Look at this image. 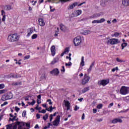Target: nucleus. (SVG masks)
Instances as JSON below:
<instances>
[{"label": "nucleus", "mask_w": 129, "mask_h": 129, "mask_svg": "<svg viewBox=\"0 0 129 129\" xmlns=\"http://www.w3.org/2000/svg\"><path fill=\"white\" fill-rule=\"evenodd\" d=\"M46 110H47V111H49V112H52V109L50 108H46Z\"/></svg>", "instance_id": "nucleus-52"}, {"label": "nucleus", "mask_w": 129, "mask_h": 129, "mask_svg": "<svg viewBox=\"0 0 129 129\" xmlns=\"http://www.w3.org/2000/svg\"><path fill=\"white\" fill-rule=\"evenodd\" d=\"M78 109H79V107H78L77 105H76L74 110H75V111H76L77 110H78Z\"/></svg>", "instance_id": "nucleus-60"}, {"label": "nucleus", "mask_w": 129, "mask_h": 129, "mask_svg": "<svg viewBox=\"0 0 129 129\" xmlns=\"http://www.w3.org/2000/svg\"><path fill=\"white\" fill-rule=\"evenodd\" d=\"M63 52H64L65 54H68V53H69V48H66L64 49V51H63Z\"/></svg>", "instance_id": "nucleus-40"}, {"label": "nucleus", "mask_w": 129, "mask_h": 129, "mask_svg": "<svg viewBox=\"0 0 129 129\" xmlns=\"http://www.w3.org/2000/svg\"><path fill=\"white\" fill-rule=\"evenodd\" d=\"M83 41H84V38L81 37V36H78L74 39L73 42L75 47H78L80 46L82 43Z\"/></svg>", "instance_id": "nucleus-1"}, {"label": "nucleus", "mask_w": 129, "mask_h": 129, "mask_svg": "<svg viewBox=\"0 0 129 129\" xmlns=\"http://www.w3.org/2000/svg\"><path fill=\"white\" fill-rule=\"evenodd\" d=\"M84 4H85V2H83L82 3H81L80 4L78 5V4L77 2H75L74 3H73L72 4H70L69 6L68 7V10H73L75 7H80L82 6Z\"/></svg>", "instance_id": "nucleus-4"}, {"label": "nucleus", "mask_w": 129, "mask_h": 129, "mask_svg": "<svg viewBox=\"0 0 129 129\" xmlns=\"http://www.w3.org/2000/svg\"><path fill=\"white\" fill-rule=\"evenodd\" d=\"M31 56H30V55H26L25 57H24V60H28V59H30V57Z\"/></svg>", "instance_id": "nucleus-47"}, {"label": "nucleus", "mask_w": 129, "mask_h": 129, "mask_svg": "<svg viewBox=\"0 0 129 129\" xmlns=\"http://www.w3.org/2000/svg\"><path fill=\"white\" fill-rule=\"evenodd\" d=\"M50 73L53 75L57 76L59 74V73H60V71H59V70L58 69H54L53 70L50 72Z\"/></svg>", "instance_id": "nucleus-13"}, {"label": "nucleus", "mask_w": 129, "mask_h": 129, "mask_svg": "<svg viewBox=\"0 0 129 129\" xmlns=\"http://www.w3.org/2000/svg\"><path fill=\"white\" fill-rule=\"evenodd\" d=\"M3 117H4V114L1 113L0 115V121L3 119Z\"/></svg>", "instance_id": "nucleus-59"}, {"label": "nucleus", "mask_w": 129, "mask_h": 129, "mask_svg": "<svg viewBox=\"0 0 129 129\" xmlns=\"http://www.w3.org/2000/svg\"><path fill=\"white\" fill-rule=\"evenodd\" d=\"M20 39V35L17 34H11L8 36V41L9 42H17Z\"/></svg>", "instance_id": "nucleus-2"}, {"label": "nucleus", "mask_w": 129, "mask_h": 129, "mask_svg": "<svg viewBox=\"0 0 129 129\" xmlns=\"http://www.w3.org/2000/svg\"><path fill=\"white\" fill-rule=\"evenodd\" d=\"M49 117V113H46L43 116V119L44 120H46V119H48V118Z\"/></svg>", "instance_id": "nucleus-27"}, {"label": "nucleus", "mask_w": 129, "mask_h": 129, "mask_svg": "<svg viewBox=\"0 0 129 129\" xmlns=\"http://www.w3.org/2000/svg\"><path fill=\"white\" fill-rule=\"evenodd\" d=\"M88 90H89V88L86 87V88H84L82 90V92H83V93H85V92H87V91H88Z\"/></svg>", "instance_id": "nucleus-30"}, {"label": "nucleus", "mask_w": 129, "mask_h": 129, "mask_svg": "<svg viewBox=\"0 0 129 129\" xmlns=\"http://www.w3.org/2000/svg\"><path fill=\"white\" fill-rule=\"evenodd\" d=\"M60 72H61L62 74L65 73V67L62 66L61 70H60Z\"/></svg>", "instance_id": "nucleus-36"}, {"label": "nucleus", "mask_w": 129, "mask_h": 129, "mask_svg": "<svg viewBox=\"0 0 129 129\" xmlns=\"http://www.w3.org/2000/svg\"><path fill=\"white\" fill-rule=\"evenodd\" d=\"M2 100H3V101H6V100H8V97H7L6 95H4L2 96Z\"/></svg>", "instance_id": "nucleus-28"}, {"label": "nucleus", "mask_w": 129, "mask_h": 129, "mask_svg": "<svg viewBox=\"0 0 129 129\" xmlns=\"http://www.w3.org/2000/svg\"><path fill=\"white\" fill-rule=\"evenodd\" d=\"M56 114H57L56 112L54 113V114H51L49 116V120L50 121H52L53 120V116H56Z\"/></svg>", "instance_id": "nucleus-22"}, {"label": "nucleus", "mask_w": 129, "mask_h": 129, "mask_svg": "<svg viewBox=\"0 0 129 129\" xmlns=\"http://www.w3.org/2000/svg\"><path fill=\"white\" fill-rule=\"evenodd\" d=\"M97 17H99L98 14H94L92 16H90V19H94V18H96Z\"/></svg>", "instance_id": "nucleus-34"}, {"label": "nucleus", "mask_w": 129, "mask_h": 129, "mask_svg": "<svg viewBox=\"0 0 129 129\" xmlns=\"http://www.w3.org/2000/svg\"><path fill=\"white\" fill-rule=\"evenodd\" d=\"M116 60L117 62H118L119 63H124V62H125V60L120 59L118 57L116 58Z\"/></svg>", "instance_id": "nucleus-26"}, {"label": "nucleus", "mask_w": 129, "mask_h": 129, "mask_svg": "<svg viewBox=\"0 0 129 129\" xmlns=\"http://www.w3.org/2000/svg\"><path fill=\"white\" fill-rule=\"evenodd\" d=\"M103 106L102 104H100L97 106V108L98 109H100V108H102Z\"/></svg>", "instance_id": "nucleus-42"}, {"label": "nucleus", "mask_w": 129, "mask_h": 129, "mask_svg": "<svg viewBox=\"0 0 129 129\" xmlns=\"http://www.w3.org/2000/svg\"><path fill=\"white\" fill-rule=\"evenodd\" d=\"M85 62H84V56H82L81 58V62L80 63V65L83 67V66H84L85 65Z\"/></svg>", "instance_id": "nucleus-24"}, {"label": "nucleus", "mask_w": 129, "mask_h": 129, "mask_svg": "<svg viewBox=\"0 0 129 129\" xmlns=\"http://www.w3.org/2000/svg\"><path fill=\"white\" fill-rule=\"evenodd\" d=\"M118 70V67H116L115 68H113L111 70L112 72H114L115 71Z\"/></svg>", "instance_id": "nucleus-43"}, {"label": "nucleus", "mask_w": 129, "mask_h": 129, "mask_svg": "<svg viewBox=\"0 0 129 129\" xmlns=\"http://www.w3.org/2000/svg\"><path fill=\"white\" fill-rule=\"evenodd\" d=\"M63 105L66 107L67 110H71V111H72V110H71V105L69 101L64 100L63 101Z\"/></svg>", "instance_id": "nucleus-9"}, {"label": "nucleus", "mask_w": 129, "mask_h": 129, "mask_svg": "<svg viewBox=\"0 0 129 129\" xmlns=\"http://www.w3.org/2000/svg\"><path fill=\"white\" fill-rule=\"evenodd\" d=\"M35 109H36V110H38V111H41L42 108L41 107H36Z\"/></svg>", "instance_id": "nucleus-50"}, {"label": "nucleus", "mask_w": 129, "mask_h": 129, "mask_svg": "<svg viewBox=\"0 0 129 129\" xmlns=\"http://www.w3.org/2000/svg\"><path fill=\"white\" fill-rule=\"evenodd\" d=\"M59 122H60V116H57L55 120L53 121V125H57L59 124Z\"/></svg>", "instance_id": "nucleus-12"}, {"label": "nucleus", "mask_w": 129, "mask_h": 129, "mask_svg": "<svg viewBox=\"0 0 129 129\" xmlns=\"http://www.w3.org/2000/svg\"><path fill=\"white\" fill-rule=\"evenodd\" d=\"M117 122H122V120L120 118H114L112 120V123H117Z\"/></svg>", "instance_id": "nucleus-14"}, {"label": "nucleus", "mask_w": 129, "mask_h": 129, "mask_svg": "<svg viewBox=\"0 0 129 129\" xmlns=\"http://www.w3.org/2000/svg\"><path fill=\"white\" fill-rule=\"evenodd\" d=\"M36 117L38 119L41 118V115L40 114H36Z\"/></svg>", "instance_id": "nucleus-58"}, {"label": "nucleus", "mask_w": 129, "mask_h": 129, "mask_svg": "<svg viewBox=\"0 0 129 129\" xmlns=\"http://www.w3.org/2000/svg\"><path fill=\"white\" fill-rule=\"evenodd\" d=\"M17 124H18V129H23L24 126L26 125L27 127L30 126V124L24 123V122H17Z\"/></svg>", "instance_id": "nucleus-8"}, {"label": "nucleus", "mask_w": 129, "mask_h": 129, "mask_svg": "<svg viewBox=\"0 0 129 129\" xmlns=\"http://www.w3.org/2000/svg\"><path fill=\"white\" fill-rule=\"evenodd\" d=\"M3 88H5L4 84H0V89H3Z\"/></svg>", "instance_id": "nucleus-54"}, {"label": "nucleus", "mask_w": 129, "mask_h": 129, "mask_svg": "<svg viewBox=\"0 0 129 129\" xmlns=\"http://www.w3.org/2000/svg\"><path fill=\"white\" fill-rule=\"evenodd\" d=\"M7 128L6 129H12V127H13V124H10L9 125H6Z\"/></svg>", "instance_id": "nucleus-39"}, {"label": "nucleus", "mask_w": 129, "mask_h": 129, "mask_svg": "<svg viewBox=\"0 0 129 129\" xmlns=\"http://www.w3.org/2000/svg\"><path fill=\"white\" fill-rule=\"evenodd\" d=\"M37 38H38V35H37L36 34H34L31 36V39H32L33 40L37 39Z\"/></svg>", "instance_id": "nucleus-33"}, {"label": "nucleus", "mask_w": 129, "mask_h": 129, "mask_svg": "<svg viewBox=\"0 0 129 129\" xmlns=\"http://www.w3.org/2000/svg\"><path fill=\"white\" fill-rule=\"evenodd\" d=\"M26 114H27V113H26V111H24L22 113V116L23 117H25V116H26Z\"/></svg>", "instance_id": "nucleus-55"}, {"label": "nucleus", "mask_w": 129, "mask_h": 129, "mask_svg": "<svg viewBox=\"0 0 129 129\" xmlns=\"http://www.w3.org/2000/svg\"><path fill=\"white\" fill-rule=\"evenodd\" d=\"M28 103L29 105H32L33 106L35 104V103H36V101L34 100H33V101L32 102H29Z\"/></svg>", "instance_id": "nucleus-35"}, {"label": "nucleus", "mask_w": 129, "mask_h": 129, "mask_svg": "<svg viewBox=\"0 0 129 129\" xmlns=\"http://www.w3.org/2000/svg\"><path fill=\"white\" fill-rule=\"evenodd\" d=\"M92 23V24H99V20H94Z\"/></svg>", "instance_id": "nucleus-46"}, {"label": "nucleus", "mask_w": 129, "mask_h": 129, "mask_svg": "<svg viewBox=\"0 0 129 129\" xmlns=\"http://www.w3.org/2000/svg\"><path fill=\"white\" fill-rule=\"evenodd\" d=\"M91 70H92V68H89L88 70H87V72L88 73H90V72H91Z\"/></svg>", "instance_id": "nucleus-53"}, {"label": "nucleus", "mask_w": 129, "mask_h": 129, "mask_svg": "<svg viewBox=\"0 0 129 129\" xmlns=\"http://www.w3.org/2000/svg\"><path fill=\"white\" fill-rule=\"evenodd\" d=\"M99 85H102V86H105V85H107L109 83V79L103 80L99 81L98 82Z\"/></svg>", "instance_id": "nucleus-10"}, {"label": "nucleus", "mask_w": 129, "mask_h": 129, "mask_svg": "<svg viewBox=\"0 0 129 129\" xmlns=\"http://www.w3.org/2000/svg\"><path fill=\"white\" fill-rule=\"evenodd\" d=\"M16 116H14L13 118H10V120L12 121H14V120H16Z\"/></svg>", "instance_id": "nucleus-61"}, {"label": "nucleus", "mask_w": 129, "mask_h": 129, "mask_svg": "<svg viewBox=\"0 0 129 129\" xmlns=\"http://www.w3.org/2000/svg\"><path fill=\"white\" fill-rule=\"evenodd\" d=\"M108 45H116L118 44V39L115 38H112L108 40L107 41Z\"/></svg>", "instance_id": "nucleus-6"}, {"label": "nucleus", "mask_w": 129, "mask_h": 129, "mask_svg": "<svg viewBox=\"0 0 129 129\" xmlns=\"http://www.w3.org/2000/svg\"><path fill=\"white\" fill-rule=\"evenodd\" d=\"M116 22H117V20H116V19H114L112 21V23H113V24H115V23H116Z\"/></svg>", "instance_id": "nucleus-62"}, {"label": "nucleus", "mask_w": 129, "mask_h": 129, "mask_svg": "<svg viewBox=\"0 0 129 129\" xmlns=\"http://www.w3.org/2000/svg\"><path fill=\"white\" fill-rule=\"evenodd\" d=\"M91 33H92V32L90 30H84L83 32H81V34L82 35H87L90 34Z\"/></svg>", "instance_id": "nucleus-20"}, {"label": "nucleus", "mask_w": 129, "mask_h": 129, "mask_svg": "<svg viewBox=\"0 0 129 129\" xmlns=\"http://www.w3.org/2000/svg\"><path fill=\"white\" fill-rule=\"evenodd\" d=\"M82 14V11L81 10H78L77 11H75L72 14H71V18H74L75 17H78V16H80Z\"/></svg>", "instance_id": "nucleus-7"}, {"label": "nucleus", "mask_w": 129, "mask_h": 129, "mask_svg": "<svg viewBox=\"0 0 129 129\" xmlns=\"http://www.w3.org/2000/svg\"><path fill=\"white\" fill-rule=\"evenodd\" d=\"M5 92H6V90H0V94H3V93H5Z\"/></svg>", "instance_id": "nucleus-56"}, {"label": "nucleus", "mask_w": 129, "mask_h": 129, "mask_svg": "<svg viewBox=\"0 0 129 129\" xmlns=\"http://www.w3.org/2000/svg\"><path fill=\"white\" fill-rule=\"evenodd\" d=\"M1 15L3 16L1 21H2V22H5L6 21V12H5V11L2 10Z\"/></svg>", "instance_id": "nucleus-18"}, {"label": "nucleus", "mask_w": 129, "mask_h": 129, "mask_svg": "<svg viewBox=\"0 0 129 129\" xmlns=\"http://www.w3.org/2000/svg\"><path fill=\"white\" fill-rule=\"evenodd\" d=\"M41 102H42L41 101V99H37V103H38V104H40V103H41Z\"/></svg>", "instance_id": "nucleus-57"}, {"label": "nucleus", "mask_w": 129, "mask_h": 129, "mask_svg": "<svg viewBox=\"0 0 129 129\" xmlns=\"http://www.w3.org/2000/svg\"><path fill=\"white\" fill-rule=\"evenodd\" d=\"M104 22H105V19H104L103 18H102L100 20H99V24H100L101 23H103Z\"/></svg>", "instance_id": "nucleus-44"}, {"label": "nucleus", "mask_w": 129, "mask_h": 129, "mask_svg": "<svg viewBox=\"0 0 129 129\" xmlns=\"http://www.w3.org/2000/svg\"><path fill=\"white\" fill-rule=\"evenodd\" d=\"M38 23H39V26H40V27H44V26H45V25L46 24L45 21L44 20V19H43V18H39L38 19Z\"/></svg>", "instance_id": "nucleus-11"}, {"label": "nucleus", "mask_w": 129, "mask_h": 129, "mask_svg": "<svg viewBox=\"0 0 129 129\" xmlns=\"http://www.w3.org/2000/svg\"><path fill=\"white\" fill-rule=\"evenodd\" d=\"M121 46L122 47V50H123V49H124L125 47H126V46H127V43L124 42L121 44Z\"/></svg>", "instance_id": "nucleus-29"}, {"label": "nucleus", "mask_w": 129, "mask_h": 129, "mask_svg": "<svg viewBox=\"0 0 129 129\" xmlns=\"http://www.w3.org/2000/svg\"><path fill=\"white\" fill-rule=\"evenodd\" d=\"M58 62V58H54L53 60L51 61V64L52 65H54L55 63H57Z\"/></svg>", "instance_id": "nucleus-31"}, {"label": "nucleus", "mask_w": 129, "mask_h": 129, "mask_svg": "<svg viewBox=\"0 0 129 129\" xmlns=\"http://www.w3.org/2000/svg\"><path fill=\"white\" fill-rule=\"evenodd\" d=\"M122 5L124 7H127V6H129V0H122Z\"/></svg>", "instance_id": "nucleus-19"}, {"label": "nucleus", "mask_w": 129, "mask_h": 129, "mask_svg": "<svg viewBox=\"0 0 129 129\" xmlns=\"http://www.w3.org/2000/svg\"><path fill=\"white\" fill-rule=\"evenodd\" d=\"M5 9L7 11H10V10H12L13 9V6L12 5H7L6 6Z\"/></svg>", "instance_id": "nucleus-25"}, {"label": "nucleus", "mask_w": 129, "mask_h": 129, "mask_svg": "<svg viewBox=\"0 0 129 129\" xmlns=\"http://www.w3.org/2000/svg\"><path fill=\"white\" fill-rule=\"evenodd\" d=\"M50 125H51V123H48V125L47 126H45L43 129H47V128H49V127H50Z\"/></svg>", "instance_id": "nucleus-48"}, {"label": "nucleus", "mask_w": 129, "mask_h": 129, "mask_svg": "<svg viewBox=\"0 0 129 129\" xmlns=\"http://www.w3.org/2000/svg\"><path fill=\"white\" fill-rule=\"evenodd\" d=\"M65 66L67 67H71L72 66V62L69 61L68 63H66Z\"/></svg>", "instance_id": "nucleus-32"}, {"label": "nucleus", "mask_w": 129, "mask_h": 129, "mask_svg": "<svg viewBox=\"0 0 129 129\" xmlns=\"http://www.w3.org/2000/svg\"><path fill=\"white\" fill-rule=\"evenodd\" d=\"M34 32V29L33 28H29L27 30V35L26 37H30Z\"/></svg>", "instance_id": "nucleus-17"}, {"label": "nucleus", "mask_w": 129, "mask_h": 129, "mask_svg": "<svg viewBox=\"0 0 129 129\" xmlns=\"http://www.w3.org/2000/svg\"><path fill=\"white\" fill-rule=\"evenodd\" d=\"M9 77L10 78H18L20 77V76H19L17 75H15L14 74H11V75H9Z\"/></svg>", "instance_id": "nucleus-23"}, {"label": "nucleus", "mask_w": 129, "mask_h": 129, "mask_svg": "<svg viewBox=\"0 0 129 129\" xmlns=\"http://www.w3.org/2000/svg\"><path fill=\"white\" fill-rule=\"evenodd\" d=\"M46 110H46V109H45H45H42L41 111H39V113H43V114L46 113Z\"/></svg>", "instance_id": "nucleus-41"}, {"label": "nucleus", "mask_w": 129, "mask_h": 129, "mask_svg": "<svg viewBox=\"0 0 129 129\" xmlns=\"http://www.w3.org/2000/svg\"><path fill=\"white\" fill-rule=\"evenodd\" d=\"M32 6H36V4H37L36 1H33L31 2Z\"/></svg>", "instance_id": "nucleus-49"}, {"label": "nucleus", "mask_w": 129, "mask_h": 129, "mask_svg": "<svg viewBox=\"0 0 129 129\" xmlns=\"http://www.w3.org/2000/svg\"><path fill=\"white\" fill-rule=\"evenodd\" d=\"M112 37H115L117 38V37H118L119 36V33L116 32L113 35H111Z\"/></svg>", "instance_id": "nucleus-37"}, {"label": "nucleus", "mask_w": 129, "mask_h": 129, "mask_svg": "<svg viewBox=\"0 0 129 129\" xmlns=\"http://www.w3.org/2000/svg\"><path fill=\"white\" fill-rule=\"evenodd\" d=\"M50 50L52 56H55V54H56V47H55V46L53 45L52 46H51Z\"/></svg>", "instance_id": "nucleus-16"}, {"label": "nucleus", "mask_w": 129, "mask_h": 129, "mask_svg": "<svg viewBox=\"0 0 129 129\" xmlns=\"http://www.w3.org/2000/svg\"><path fill=\"white\" fill-rule=\"evenodd\" d=\"M111 106H113V103H111L109 105H108V108H110Z\"/></svg>", "instance_id": "nucleus-63"}, {"label": "nucleus", "mask_w": 129, "mask_h": 129, "mask_svg": "<svg viewBox=\"0 0 129 129\" xmlns=\"http://www.w3.org/2000/svg\"><path fill=\"white\" fill-rule=\"evenodd\" d=\"M90 80V77L87 75V74H85L84 76V78L82 80V84L83 85H85Z\"/></svg>", "instance_id": "nucleus-5"}, {"label": "nucleus", "mask_w": 129, "mask_h": 129, "mask_svg": "<svg viewBox=\"0 0 129 129\" xmlns=\"http://www.w3.org/2000/svg\"><path fill=\"white\" fill-rule=\"evenodd\" d=\"M58 34H59V28H57V30H56L55 33L54 34L55 37H57Z\"/></svg>", "instance_id": "nucleus-38"}, {"label": "nucleus", "mask_w": 129, "mask_h": 129, "mask_svg": "<svg viewBox=\"0 0 129 129\" xmlns=\"http://www.w3.org/2000/svg\"><path fill=\"white\" fill-rule=\"evenodd\" d=\"M17 125H19V124H17L16 122V124L13 126V129H17Z\"/></svg>", "instance_id": "nucleus-64"}, {"label": "nucleus", "mask_w": 129, "mask_h": 129, "mask_svg": "<svg viewBox=\"0 0 129 129\" xmlns=\"http://www.w3.org/2000/svg\"><path fill=\"white\" fill-rule=\"evenodd\" d=\"M129 92V87L126 86H122L120 90V94L122 95H126Z\"/></svg>", "instance_id": "nucleus-3"}, {"label": "nucleus", "mask_w": 129, "mask_h": 129, "mask_svg": "<svg viewBox=\"0 0 129 129\" xmlns=\"http://www.w3.org/2000/svg\"><path fill=\"white\" fill-rule=\"evenodd\" d=\"M60 28L61 31H62V32H67V31H68V27L65 26V25L63 24L60 25Z\"/></svg>", "instance_id": "nucleus-15"}, {"label": "nucleus", "mask_w": 129, "mask_h": 129, "mask_svg": "<svg viewBox=\"0 0 129 129\" xmlns=\"http://www.w3.org/2000/svg\"><path fill=\"white\" fill-rule=\"evenodd\" d=\"M47 102H48V104H49V105H52V104H53V103H52V101L51 100V99H48L47 100Z\"/></svg>", "instance_id": "nucleus-45"}, {"label": "nucleus", "mask_w": 129, "mask_h": 129, "mask_svg": "<svg viewBox=\"0 0 129 129\" xmlns=\"http://www.w3.org/2000/svg\"><path fill=\"white\" fill-rule=\"evenodd\" d=\"M6 96L8 99H12L13 98V93L9 92L6 94Z\"/></svg>", "instance_id": "nucleus-21"}, {"label": "nucleus", "mask_w": 129, "mask_h": 129, "mask_svg": "<svg viewBox=\"0 0 129 129\" xmlns=\"http://www.w3.org/2000/svg\"><path fill=\"white\" fill-rule=\"evenodd\" d=\"M8 102L6 101L3 104H1V106H5V105H7V104H8Z\"/></svg>", "instance_id": "nucleus-51"}]
</instances>
